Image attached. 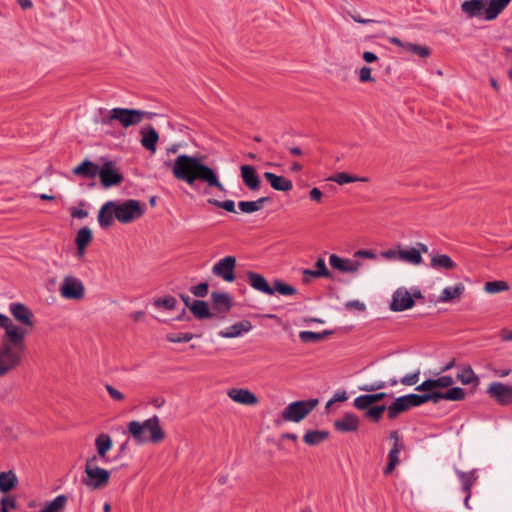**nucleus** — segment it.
I'll list each match as a JSON object with an SVG mask.
<instances>
[{"mask_svg": "<svg viewBox=\"0 0 512 512\" xmlns=\"http://www.w3.org/2000/svg\"><path fill=\"white\" fill-rule=\"evenodd\" d=\"M358 76H359V81L362 82V83H364V82H375V78L372 77L371 68L370 67L363 66L359 70Z\"/></svg>", "mask_w": 512, "mask_h": 512, "instance_id": "nucleus-55", "label": "nucleus"}, {"mask_svg": "<svg viewBox=\"0 0 512 512\" xmlns=\"http://www.w3.org/2000/svg\"><path fill=\"white\" fill-rule=\"evenodd\" d=\"M236 265V258H222L213 267V274L221 277L227 282H232L235 279L234 268Z\"/></svg>", "mask_w": 512, "mask_h": 512, "instance_id": "nucleus-15", "label": "nucleus"}, {"mask_svg": "<svg viewBox=\"0 0 512 512\" xmlns=\"http://www.w3.org/2000/svg\"><path fill=\"white\" fill-rule=\"evenodd\" d=\"M241 178L247 188L257 191L261 187V180L257 175L256 168L251 165H242L240 167Z\"/></svg>", "mask_w": 512, "mask_h": 512, "instance_id": "nucleus-18", "label": "nucleus"}, {"mask_svg": "<svg viewBox=\"0 0 512 512\" xmlns=\"http://www.w3.org/2000/svg\"><path fill=\"white\" fill-rule=\"evenodd\" d=\"M23 351L0 344V378L14 372L22 363Z\"/></svg>", "mask_w": 512, "mask_h": 512, "instance_id": "nucleus-8", "label": "nucleus"}, {"mask_svg": "<svg viewBox=\"0 0 512 512\" xmlns=\"http://www.w3.org/2000/svg\"><path fill=\"white\" fill-rule=\"evenodd\" d=\"M192 314L198 319H206L212 317L208 303L202 300H194L189 306Z\"/></svg>", "mask_w": 512, "mask_h": 512, "instance_id": "nucleus-32", "label": "nucleus"}, {"mask_svg": "<svg viewBox=\"0 0 512 512\" xmlns=\"http://www.w3.org/2000/svg\"><path fill=\"white\" fill-rule=\"evenodd\" d=\"M59 292L64 299L81 300L85 295V287L80 279L68 275L64 277Z\"/></svg>", "mask_w": 512, "mask_h": 512, "instance_id": "nucleus-9", "label": "nucleus"}, {"mask_svg": "<svg viewBox=\"0 0 512 512\" xmlns=\"http://www.w3.org/2000/svg\"><path fill=\"white\" fill-rule=\"evenodd\" d=\"M207 202L213 206L222 208V209L226 210L227 212L236 213L235 202L233 200L219 201L214 198H209L207 200Z\"/></svg>", "mask_w": 512, "mask_h": 512, "instance_id": "nucleus-47", "label": "nucleus"}, {"mask_svg": "<svg viewBox=\"0 0 512 512\" xmlns=\"http://www.w3.org/2000/svg\"><path fill=\"white\" fill-rule=\"evenodd\" d=\"M99 168L100 166L96 163L90 161L89 159H85L78 166L74 167L72 172L73 174L82 178H94L98 175Z\"/></svg>", "mask_w": 512, "mask_h": 512, "instance_id": "nucleus-28", "label": "nucleus"}, {"mask_svg": "<svg viewBox=\"0 0 512 512\" xmlns=\"http://www.w3.org/2000/svg\"><path fill=\"white\" fill-rule=\"evenodd\" d=\"M113 206H115V201H108L99 210L98 222L103 229L110 227L115 219Z\"/></svg>", "mask_w": 512, "mask_h": 512, "instance_id": "nucleus-26", "label": "nucleus"}, {"mask_svg": "<svg viewBox=\"0 0 512 512\" xmlns=\"http://www.w3.org/2000/svg\"><path fill=\"white\" fill-rule=\"evenodd\" d=\"M128 431L137 444H144L148 441L159 443L165 438V432L160 426L157 415L146 419L144 422L130 421Z\"/></svg>", "mask_w": 512, "mask_h": 512, "instance_id": "nucleus-3", "label": "nucleus"}, {"mask_svg": "<svg viewBox=\"0 0 512 512\" xmlns=\"http://www.w3.org/2000/svg\"><path fill=\"white\" fill-rule=\"evenodd\" d=\"M194 338L192 333H170L167 335V340L171 343H186Z\"/></svg>", "mask_w": 512, "mask_h": 512, "instance_id": "nucleus-50", "label": "nucleus"}, {"mask_svg": "<svg viewBox=\"0 0 512 512\" xmlns=\"http://www.w3.org/2000/svg\"><path fill=\"white\" fill-rule=\"evenodd\" d=\"M264 178L270 183L274 190L288 192L293 188L291 180L272 172H265Z\"/></svg>", "mask_w": 512, "mask_h": 512, "instance_id": "nucleus-27", "label": "nucleus"}, {"mask_svg": "<svg viewBox=\"0 0 512 512\" xmlns=\"http://www.w3.org/2000/svg\"><path fill=\"white\" fill-rule=\"evenodd\" d=\"M422 254H430V256H447L445 253H436L430 251L428 246L423 243H416L411 248L403 249L400 245L395 248L381 252L380 256H421Z\"/></svg>", "mask_w": 512, "mask_h": 512, "instance_id": "nucleus-12", "label": "nucleus"}, {"mask_svg": "<svg viewBox=\"0 0 512 512\" xmlns=\"http://www.w3.org/2000/svg\"><path fill=\"white\" fill-rule=\"evenodd\" d=\"M142 136L140 142L141 145L148 151L155 153L157 149V143L159 140L158 132L152 127L147 126L140 131Z\"/></svg>", "mask_w": 512, "mask_h": 512, "instance_id": "nucleus-25", "label": "nucleus"}, {"mask_svg": "<svg viewBox=\"0 0 512 512\" xmlns=\"http://www.w3.org/2000/svg\"><path fill=\"white\" fill-rule=\"evenodd\" d=\"M309 196L312 201L321 202L322 192L320 189L314 187L310 190Z\"/></svg>", "mask_w": 512, "mask_h": 512, "instance_id": "nucleus-63", "label": "nucleus"}, {"mask_svg": "<svg viewBox=\"0 0 512 512\" xmlns=\"http://www.w3.org/2000/svg\"><path fill=\"white\" fill-rule=\"evenodd\" d=\"M330 265L333 269L346 273L356 271L360 262L351 258H330Z\"/></svg>", "mask_w": 512, "mask_h": 512, "instance_id": "nucleus-29", "label": "nucleus"}, {"mask_svg": "<svg viewBox=\"0 0 512 512\" xmlns=\"http://www.w3.org/2000/svg\"><path fill=\"white\" fill-rule=\"evenodd\" d=\"M212 309L218 314H226L232 307L231 296L226 292L211 293Z\"/></svg>", "mask_w": 512, "mask_h": 512, "instance_id": "nucleus-19", "label": "nucleus"}, {"mask_svg": "<svg viewBox=\"0 0 512 512\" xmlns=\"http://www.w3.org/2000/svg\"><path fill=\"white\" fill-rule=\"evenodd\" d=\"M332 331L325 330L323 332H313V331H301L299 333V338L302 342H318L324 340L327 336L331 335Z\"/></svg>", "mask_w": 512, "mask_h": 512, "instance_id": "nucleus-38", "label": "nucleus"}, {"mask_svg": "<svg viewBox=\"0 0 512 512\" xmlns=\"http://www.w3.org/2000/svg\"><path fill=\"white\" fill-rule=\"evenodd\" d=\"M247 278L249 285L253 289L270 296L275 294V290H273V288L268 284L265 277L262 276L261 274L250 271L247 273Z\"/></svg>", "mask_w": 512, "mask_h": 512, "instance_id": "nucleus-23", "label": "nucleus"}, {"mask_svg": "<svg viewBox=\"0 0 512 512\" xmlns=\"http://www.w3.org/2000/svg\"><path fill=\"white\" fill-rule=\"evenodd\" d=\"M404 447H399L398 445H393L392 449L388 454V464L384 470L385 474H390L395 469V467L399 464V454L403 450Z\"/></svg>", "mask_w": 512, "mask_h": 512, "instance_id": "nucleus-40", "label": "nucleus"}, {"mask_svg": "<svg viewBox=\"0 0 512 512\" xmlns=\"http://www.w3.org/2000/svg\"><path fill=\"white\" fill-rule=\"evenodd\" d=\"M354 406L359 410H367L373 404L369 394L360 395L354 399Z\"/></svg>", "mask_w": 512, "mask_h": 512, "instance_id": "nucleus-52", "label": "nucleus"}, {"mask_svg": "<svg viewBox=\"0 0 512 512\" xmlns=\"http://www.w3.org/2000/svg\"><path fill=\"white\" fill-rule=\"evenodd\" d=\"M67 503V497L63 494L58 495L52 501L46 503L41 512H60Z\"/></svg>", "mask_w": 512, "mask_h": 512, "instance_id": "nucleus-39", "label": "nucleus"}, {"mask_svg": "<svg viewBox=\"0 0 512 512\" xmlns=\"http://www.w3.org/2000/svg\"><path fill=\"white\" fill-rule=\"evenodd\" d=\"M154 116H156V114L153 112L116 107L106 110L101 117L100 123L102 125L110 126L116 122L121 127L127 129L131 126L140 124L144 119H152Z\"/></svg>", "mask_w": 512, "mask_h": 512, "instance_id": "nucleus-2", "label": "nucleus"}, {"mask_svg": "<svg viewBox=\"0 0 512 512\" xmlns=\"http://www.w3.org/2000/svg\"><path fill=\"white\" fill-rule=\"evenodd\" d=\"M318 404V399H307L292 402L281 412V418L286 422L299 423L305 419Z\"/></svg>", "mask_w": 512, "mask_h": 512, "instance_id": "nucleus-6", "label": "nucleus"}, {"mask_svg": "<svg viewBox=\"0 0 512 512\" xmlns=\"http://www.w3.org/2000/svg\"><path fill=\"white\" fill-rule=\"evenodd\" d=\"M457 379L463 385L477 386L479 384V377L475 374L473 369L469 365H465L459 368L457 373Z\"/></svg>", "mask_w": 512, "mask_h": 512, "instance_id": "nucleus-30", "label": "nucleus"}, {"mask_svg": "<svg viewBox=\"0 0 512 512\" xmlns=\"http://www.w3.org/2000/svg\"><path fill=\"white\" fill-rule=\"evenodd\" d=\"M112 447L113 441L111 437L108 434L102 433L95 439L96 454L90 456L89 458H96V461L107 463L109 461L107 454L112 449Z\"/></svg>", "mask_w": 512, "mask_h": 512, "instance_id": "nucleus-14", "label": "nucleus"}, {"mask_svg": "<svg viewBox=\"0 0 512 512\" xmlns=\"http://www.w3.org/2000/svg\"><path fill=\"white\" fill-rule=\"evenodd\" d=\"M434 387L437 388H449L454 384V379L451 376H441L433 379Z\"/></svg>", "mask_w": 512, "mask_h": 512, "instance_id": "nucleus-54", "label": "nucleus"}, {"mask_svg": "<svg viewBox=\"0 0 512 512\" xmlns=\"http://www.w3.org/2000/svg\"><path fill=\"white\" fill-rule=\"evenodd\" d=\"M272 288L275 290V293L277 292L282 296H294L297 294V289L295 287L283 282L282 280H275Z\"/></svg>", "mask_w": 512, "mask_h": 512, "instance_id": "nucleus-44", "label": "nucleus"}, {"mask_svg": "<svg viewBox=\"0 0 512 512\" xmlns=\"http://www.w3.org/2000/svg\"><path fill=\"white\" fill-rule=\"evenodd\" d=\"M227 395L231 400L241 405L253 406L257 405L259 402L258 397L249 389L245 388L229 389Z\"/></svg>", "mask_w": 512, "mask_h": 512, "instance_id": "nucleus-16", "label": "nucleus"}, {"mask_svg": "<svg viewBox=\"0 0 512 512\" xmlns=\"http://www.w3.org/2000/svg\"><path fill=\"white\" fill-rule=\"evenodd\" d=\"M96 458H87L85 461V475L83 483L92 490L102 489L109 484L110 472L98 466Z\"/></svg>", "mask_w": 512, "mask_h": 512, "instance_id": "nucleus-5", "label": "nucleus"}, {"mask_svg": "<svg viewBox=\"0 0 512 512\" xmlns=\"http://www.w3.org/2000/svg\"><path fill=\"white\" fill-rule=\"evenodd\" d=\"M92 239V232L88 227H82L79 229L76 237V245L78 253L82 256L85 252V247Z\"/></svg>", "mask_w": 512, "mask_h": 512, "instance_id": "nucleus-34", "label": "nucleus"}, {"mask_svg": "<svg viewBox=\"0 0 512 512\" xmlns=\"http://www.w3.org/2000/svg\"><path fill=\"white\" fill-rule=\"evenodd\" d=\"M328 437V433L325 431H308L303 436V440L307 445L314 446L320 444Z\"/></svg>", "mask_w": 512, "mask_h": 512, "instance_id": "nucleus-42", "label": "nucleus"}, {"mask_svg": "<svg viewBox=\"0 0 512 512\" xmlns=\"http://www.w3.org/2000/svg\"><path fill=\"white\" fill-rule=\"evenodd\" d=\"M434 389H435V387H434L433 379H427L415 388L416 391H424L427 393H430Z\"/></svg>", "mask_w": 512, "mask_h": 512, "instance_id": "nucleus-61", "label": "nucleus"}, {"mask_svg": "<svg viewBox=\"0 0 512 512\" xmlns=\"http://www.w3.org/2000/svg\"><path fill=\"white\" fill-rule=\"evenodd\" d=\"M385 410V405L370 407L366 410L365 417L373 421H378Z\"/></svg>", "mask_w": 512, "mask_h": 512, "instance_id": "nucleus-51", "label": "nucleus"}, {"mask_svg": "<svg viewBox=\"0 0 512 512\" xmlns=\"http://www.w3.org/2000/svg\"><path fill=\"white\" fill-rule=\"evenodd\" d=\"M176 299L173 296H166L163 298H157L154 300V305L156 307H163L166 310H174L176 307Z\"/></svg>", "mask_w": 512, "mask_h": 512, "instance_id": "nucleus-49", "label": "nucleus"}, {"mask_svg": "<svg viewBox=\"0 0 512 512\" xmlns=\"http://www.w3.org/2000/svg\"><path fill=\"white\" fill-rule=\"evenodd\" d=\"M334 427L339 432H354L358 430L359 418L355 414L347 413L334 421Z\"/></svg>", "mask_w": 512, "mask_h": 512, "instance_id": "nucleus-24", "label": "nucleus"}, {"mask_svg": "<svg viewBox=\"0 0 512 512\" xmlns=\"http://www.w3.org/2000/svg\"><path fill=\"white\" fill-rule=\"evenodd\" d=\"M113 207L115 219L124 224L139 219L144 213L140 202L135 199H129L124 202L115 201V206Z\"/></svg>", "mask_w": 512, "mask_h": 512, "instance_id": "nucleus-7", "label": "nucleus"}, {"mask_svg": "<svg viewBox=\"0 0 512 512\" xmlns=\"http://www.w3.org/2000/svg\"><path fill=\"white\" fill-rule=\"evenodd\" d=\"M487 394L502 406L512 404V386L502 382H492L487 388Z\"/></svg>", "mask_w": 512, "mask_h": 512, "instance_id": "nucleus-13", "label": "nucleus"}, {"mask_svg": "<svg viewBox=\"0 0 512 512\" xmlns=\"http://www.w3.org/2000/svg\"><path fill=\"white\" fill-rule=\"evenodd\" d=\"M0 327L4 329L0 344L25 352V338L28 330L16 325L4 314H0Z\"/></svg>", "mask_w": 512, "mask_h": 512, "instance_id": "nucleus-4", "label": "nucleus"}, {"mask_svg": "<svg viewBox=\"0 0 512 512\" xmlns=\"http://www.w3.org/2000/svg\"><path fill=\"white\" fill-rule=\"evenodd\" d=\"M512 0H488L484 10L486 21L495 20L510 4Z\"/></svg>", "mask_w": 512, "mask_h": 512, "instance_id": "nucleus-22", "label": "nucleus"}, {"mask_svg": "<svg viewBox=\"0 0 512 512\" xmlns=\"http://www.w3.org/2000/svg\"><path fill=\"white\" fill-rule=\"evenodd\" d=\"M421 397L423 404L429 401H432L433 403H438L440 400H445L444 392H439L437 391V389H434L430 393L422 394Z\"/></svg>", "mask_w": 512, "mask_h": 512, "instance_id": "nucleus-53", "label": "nucleus"}, {"mask_svg": "<svg viewBox=\"0 0 512 512\" xmlns=\"http://www.w3.org/2000/svg\"><path fill=\"white\" fill-rule=\"evenodd\" d=\"M463 291L464 286L462 284L446 287L441 293L440 300L442 302H450L453 299L460 297Z\"/></svg>", "mask_w": 512, "mask_h": 512, "instance_id": "nucleus-37", "label": "nucleus"}, {"mask_svg": "<svg viewBox=\"0 0 512 512\" xmlns=\"http://www.w3.org/2000/svg\"><path fill=\"white\" fill-rule=\"evenodd\" d=\"M191 292L197 297H205L208 294V284L200 283L191 288Z\"/></svg>", "mask_w": 512, "mask_h": 512, "instance_id": "nucleus-60", "label": "nucleus"}, {"mask_svg": "<svg viewBox=\"0 0 512 512\" xmlns=\"http://www.w3.org/2000/svg\"><path fill=\"white\" fill-rule=\"evenodd\" d=\"M305 282L309 281V277H328L330 275L323 258H319L316 263L315 270H304L303 271Z\"/></svg>", "mask_w": 512, "mask_h": 512, "instance_id": "nucleus-36", "label": "nucleus"}, {"mask_svg": "<svg viewBox=\"0 0 512 512\" xmlns=\"http://www.w3.org/2000/svg\"><path fill=\"white\" fill-rule=\"evenodd\" d=\"M509 290V285L506 281H488L484 285V291L488 294H496Z\"/></svg>", "mask_w": 512, "mask_h": 512, "instance_id": "nucleus-43", "label": "nucleus"}, {"mask_svg": "<svg viewBox=\"0 0 512 512\" xmlns=\"http://www.w3.org/2000/svg\"><path fill=\"white\" fill-rule=\"evenodd\" d=\"M105 389L108 392L109 396L114 401L121 402V401H123L125 399L124 394L121 391H119L118 389H116L115 387H113L112 385L106 384L105 385Z\"/></svg>", "mask_w": 512, "mask_h": 512, "instance_id": "nucleus-57", "label": "nucleus"}, {"mask_svg": "<svg viewBox=\"0 0 512 512\" xmlns=\"http://www.w3.org/2000/svg\"><path fill=\"white\" fill-rule=\"evenodd\" d=\"M405 50L409 51L413 54L419 55L422 58H425V57L429 56V54H430V50L428 47L420 46V45L414 44V43H406Z\"/></svg>", "mask_w": 512, "mask_h": 512, "instance_id": "nucleus-48", "label": "nucleus"}, {"mask_svg": "<svg viewBox=\"0 0 512 512\" xmlns=\"http://www.w3.org/2000/svg\"><path fill=\"white\" fill-rule=\"evenodd\" d=\"M252 328V323L248 320H244L221 330L218 334L222 338H236L250 332Z\"/></svg>", "mask_w": 512, "mask_h": 512, "instance_id": "nucleus-21", "label": "nucleus"}, {"mask_svg": "<svg viewBox=\"0 0 512 512\" xmlns=\"http://www.w3.org/2000/svg\"><path fill=\"white\" fill-rule=\"evenodd\" d=\"M419 376H420V371L418 370L414 373L405 375L404 377L401 378L400 382L403 385L412 386V385L417 384V382L419 381Z\"/></svg>", "mask_w": 512, "mask_h": 512, "instance_id": "nucleus-58", "label": "nucleus"}, {"mask_svg": "<svg viewBox=\"0 0 512 512\" xmlns=\"http://www.w3.org/2000/svg\"><path fill=\"white\" fill-rule=\"evenodd\" d=\"M430 266L438 270H448L454 267V262L451 258H431Z\"/></svg>", "mask_w": 512, "mask_h": 512, "instance_id": "nucleus-45", "label": "nucleus"}, {"mask_svg": "<svg viewBox=\"0 0 512 512\" xmlns=\"http://www.w3.org/2000/svg\"><path fill=\"white\" fill-rule=\"evenodd\" d=\"M455 472L460 479L462 489L465 492V494H471L472 486L474 485L477 479L475 472H462L458 469H455Z\"/></svg>", "mask_w": 512, "mask_h": 512, "instance_id": "nucleus-35", "label": "nucleus"}, {"mask_svg": "<svg viewBox=\"0 0 512 512\" xmlns=\"http://www.w3.org/2000/svg\"><path fill=\"white\" fill-rule=\"evenodd\" d=\"M385 386H386L385 382L377 381L374 383L363 384V385L359 386V390L364 391V392H374L379 389H383Z\"/></svg>", "mask_w": 512, "mask_h": 512, "instance_id": "nucleus-56", "label": "nucleus"}, {"mask_svg": "<svg viewBox=\"0 0 512 512\" xmlns=\"http://www.w3.org/2000/svg\"><path fill=\"white\" fill-rule=\"evenodd\" d=\"M328 180L336 182L339 185H344V184H348V183H352V182H356V181L366 182L367 178H364V177L360 178V177L353 176V175H350L345 172H339V173H336V174L330 176Z\"/></svg>", "mask_w": 512, "mask_h": 512, "instance_id": "nucleus-41", "label": "nucleus"}, {"mask_svg": "<svg viewBox=\"0 0 512 512\" xmlns=\"http://www.w3.org/2000/svg\"><path fill=\"white\" fill-rule=\"evenodd\" d=\"M9 311L18 322L29 328L33 327V313L28 307L21 303H11Z\"/></svg>", "mask_w": 512, "mask_h": 512, "instance_id": "nucleus-17", "label": "nucleus"}, {"mask_svg": "<svg viewBox=\"0 0 512 512\" xmlns=\"http://www.w3.org/2000/svg\"><path fill=\"white\" fill-rule=\"evenodd\" d=\"M466 393L460 387H451L446 392H444L445 400L449 401H461L465 398Z\"/></svg>", "mask_w": 512, "mask_h": 512, "instance_id": "nucleus-46", "label": "nucleus"}, {"mask_svg": "<svg viewBox=\"0 0 512 512\" xmlns=\"http://www.w3.org/2000/svg\"><path fill=\"white\" fill-rule=\"evenodd\" d=\"M422 404V397L419 394H407L400 396L388 407V417L390 419H394L400 413L407 411L412 407L421 406Z\"/></svg>", "mask_w": 512, "mask_h": 512, "instance_id": "nucleus-10", "label": "nucleus"}, {"mask_svg": "<svg viewBox=\"0 0 512 512\" xmlns=\"http://www.w3.org/2000/svg\"><path fill=\"white\" fill-rule=\"evenodd\" d=\"M171 169L177 180L186 182L190 187H194L196 181H201L206 184V189L216 188L221 192H226L217 173L211 167L205 165L197 156L178 155ZM205 193H208V190H205Z\"/></svg>", "mask_w": 512, "mask_h": 512, "instance_id": "nucleus-1", "label": "nucleus"}, {"mask_svg": "<svg viewBox=\"0 0 512 512\" xmlns=\"http://www.w3.org/2000/svg\"><path fill=\"white\" fill-rule=\"evenodd\" d=\"M98 176L105 188L116 186L123 181V175L113 161L104 162L99 168Z\"/></svg>", "mask_w": 512, "mask_h": 512, "instance_id": "nucleus-11", "label": "nucleus"}, {"mask_svg": "<svg viewBox=\"0 0 512 512\" xmlns=\"http://www.w3.org/2000/svg\"><path fill=\"white\" fill-rule=\"evenodd\" d=\"M268 201V197H261L255 201H240L238 207L243 213L251 214L261 210Z\"/></svg>", "mask_w": 512, "mask_h": 512, "instance_id": "nucleus-33", "label": "nucleus"}, {"mask_svg": "<svg viewBox=\"0 0 512 512\" xmlns=\"http://www.w3.org/2000/svg\"><path fill=\"white\" fill-rule=\"evenodd\" d=\"M347 400V393L345 391L336 392L332 399L328 401L327 406L331 405L333 402H343Z\"/></svg>", "mask_w": 512, "mask_h": 512, "instance_id": "nucleus-62", "label": "nucleus"}, {"mask_svg": "<svg viewBox=\"0 0 512 512\" xmlns=\"http://www.w3.org/2000/svg\"><path fill=\"white\" fill-rule=\"evenodd\" d=\"M347 308H354L359 311L365 310V304L360 302L359 300H352L346 303Z\"/></svg>", "mask_w": 512, "mask_h": 512, "instance_id": "nucleus-64", "label": "nucleus"}, {"mask_svg": "<svg viewBox=\"0 0 512 512\" xmlns=\"http://www.w3.org/2000/svg\"><path fill=\"white\" fill-rule=\"evenodd\" d=\"M414 305V300L407 290L398 289L394 295L390 305L393 311H404Z\"/></svg>", "mask_w": 512, "mask_h": 512, "instance_id": "nucleus-20", "label": "nucleus"}, {"mask_svg": "<svg viewBox=\"0 0 512 512\" xmlns=\"http://www.w3.org/2000/svg\"><path fill=\"white\" fill-rule=\"evenodd\" d=\"M18 478L13 470H8L0 473V491L8 493L16 487Z\"/></svg>", "mask_w": 512, "mask_h": 512, "instance_id": "nucleus-31", "label": "nucleus"}, {"mask_svg": "<svg viewBox=\"0 0 512 512\" xmlns=\"http://www.w3.org/2000/svg\"><path fill=\"white\" fill-rule=\"evenodd\" d=\"M0 506L5 507L7 510H15L17 502L14 496H4L0 500Z\"/></svg>", "mask_w": 512, "mask_h": 512, "instance_id": "nucleus-59", "label": "nucleus"}]
</instances>
